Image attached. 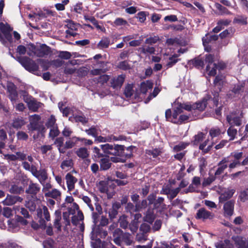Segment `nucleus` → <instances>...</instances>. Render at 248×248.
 <instances>
[{"label":"nucleus","mask_w":248,"mask_h":248,"mask_svg":"<svg viewBox=\"0 0 248 248\" xmlns=\"http://www.w3.org/2000/svg\"><path fill=\"white\" fill-rule=\"evenodd\" d=\"M207 100L204 99L202 102H199L193 104V109L198 110L200 111H203L206 106Z\"/></svg>","instance_id":"obj_35"},{"label":"nucleus","mask_w":248,"mask_h":248,"mask_svg":"<svg viewBox=\"0 0 248 248\" xmlns=\"http://www.w3.org/2000/svg\"><path fill=\"white\" fill-rule=\"evenodd\" d=\"M206 38H202L203 45L205 47V49L207 51L209 52L210 50L206 47V45H207L209 43L211 42L212 41H216L218 39V36L217 35H210L209 37L208 36H206Z\"/></svg>","instance_id":"obj_34"},{"label":"nucleus","mask_w":248,"mask_h":248,"mask_svg":"<svg viewBox=\"0 0 248 248\" xmlns=\"http://www.w3.org/2000/svg\"><path fill=\"white\" fill-rule=\"evenodd\" d=\"M14 209L15 210L16 213H17L18 212L21 213L25 218L29 217V214L28 210L23 208L20 207H15Z\"/></svg>","instance_id":"obj_56"},{"label":"nucleus","mask_w":248,"mask_h":248,"mask_svg":"<svg viewBox=\"0 0 248 248\" xmlns=\"http://www.w3.org/2000/svg\"><path fill=\"white\" fill-rule=\"evenodd\" d=\"M233 22L242 25L247 24V17L245 16H237L233 19Z\"/></svg>","instance_id":"obj_46"},{"label":"nucleus","mask_w":248,"mask_h":248,"mask_svg":"<svg viewBox=\"0 0 248 248\" xmlns=\"http://www.w3.org/2000/svg\"><path fill=\"white\" fill-rule=\"evenodd\" d=\"M61 195V192L56 188L52 189L48 192L45 193V197L50 198L57 201L60 199Z\"/></svg>","instance_id":"obj_19"},{"label":"nucleus","mask_w":248,"mask_h":248,"mask_svg":"<svg viewBox=\"0 0 248 248\" xmlns=\"http://www.w3.org/2000/svg\"><path fill=\"white\" fill-rule=\"evenodd\" d=\"M31 59L27 57H17V61L25 68L28 66V64L31 61Z\"/></svg>","instance_id":"obj_51"},{"label":"nucleus","mask_w":248,"mask_h":248,"mask_svg":"<svg viewBox=\"0 0 248 248\" xmlns=\"http://www.w3.org/2000/svg\"><path fill=\"white\" fill-rule=\"evenodd\" d=\"M224 77L222 75H218L214 79V84L215 86H218V89L220 91L221 87L223 85Z\"/></svg>","instance_id":"obj_42"},{"label":"nucleus","mask_w":248,"mask_h":248,"mask_svg":"<svg viewBox=\"0 0 248 248\" xmlns=\"http://www.w3.org/2000/svg\"><path fill=\"white\" fill-rule=\"evenodd\" d=\"M23 198L18 196L7 194L6 198L2 202L4 205L11 206L17 202H21Z\"/></svg>","instance_id":"obj_11"},{"label":"nucleus","mask_w":248,"mask_h":248,"mask_svg":"<svg viewBox=\"0 0 248 248\" xmlns=\"http://www.w3.org/2000/svg\"><path fill=\"white\" fill-rule=\"evenodd\" d=\"M32 175L38 179L40 183L46 181L48 179V174L46 170L45 169L37 170V168H36Z\"/></svg>","instance_id":"obj_12"},{"label":"nucleus","mask_w":248,"mask_h":248,"mask_svg":"<svg viewBox=\"0 0 248 248\" xmlns=\"http://www.w3.org/2000/svg\"><path fill=\"white\" fill-rule=\"evenodd\" d=\"M80 138L77 137L76 136L69 138L65 142V147L67 148V150L68 149H71L74 147L78 142L80 141Z\"/></svg>","instance_id":"obj_25"},{"label":"nucleus","mask_w":248,"mask_h":248,"mask_svg":"<svg viewBox=\"0 0 248 248\" xmlns=\"http://www.w3.org/2000/svg\"><path fill=\"white\" fill-rule=\"evenodd\" d=\"M155 218V216L154 212L151 210H148L145 214V216L144 217V220L150 224H152Z\"/></svg>","instance_id":"obj_40"},{"label":"nucleus","mask_w":248,"mask_h":248,"mask_svg":"<svg viewBox=\"0 0 248 248\" xmlns=\"http://www.w3.org/2000/svg\"><path fill=\"white\" fill-rule=\"evenodd\" d=\"M85 132L90 136L95 138L99 134L98 130L95 126H92L91 128L85 130Z\"/></svg>","instance_id":"obj_52"},{"label":"nucleus","mask_w":248,"mask_h":248,"mask_svg":"<svg viewBox=\"0 0 248 248\" xmlns=\"http://www.w3.org/2000/svg\"><path fill=\"white\" fill-rule=\"evenodd\" d=\"M65 180L68 190L72 191L75 188V185L77 182V179L70 173H68L65 175Z\"/></svg>","instance_id":"obj_15"},{"label":"nucleus","mask_w":248,"mask_h":248,"mask_svg":"<svg viewBox=\"0 0 248 248\" xmlns=\"http://www.w3.org/2000/svg\"><path fill=\"white\" fill-rule=\"evenodd\" d=\"M37 216L39 218V222L43 225L45 221L44 219L48 221L50 220V214L48 208L43 206L42 208H38L36 209Z\"/></svg>","instance_id":"obj_8"},{"label":"nucleus","mask_w":248,"mask_h":248,"mask_svg":"<svg viewBox=\"0 0 248 248\" xmlns=\"http://www.w3.org/2000/svg\"><path fill=\"white\" fill-rule=\"evenodd\" d=\"M22 165L25 170L30 171L32 174L37 168L34 164H32L31 165L29 162L26 161L23 162Z\"/></svg>","instance_id":"obj_45"},{"label":"nucleus","mask_w":248,"mask_h":248,"mask_svg":"<svg viewBox=\"0 0 248 248\" xmlns=\"http://www.w3.org/2000/svg\"><path fill=\"white\" fill-rule=\"evenodd\" d=\"M25 69L30 72H35L38 70V66L34 61L31 60Z\"/></svg>","instance_id":"obj_53"},{"label":"nucleus","mask_w":248,"mask_h":248,"mask_svg":"<svg viewBox=\"0 0 248 248\" xmlns=\"http://www.w3.org/2000/svg\"><path fill=\"white\" fill-rule=\"evenodd\" d=\"M145 153L148 156H152L153 158H156L160 155L161 151L158 149H154L147 150Z\"/></svg>","instance_id":"obj_55"},{"label":"nucleus","mask_w":248,"mask_h":248,"mask_svg":"<svg viewBox=\"0 0 248 248\" xmlns=\"http://www.w3.org/2000/svg\"><path fill=\"white\" fill-rule=\"evenodd\" d=\"M40 187L37 183H33L31 182L29 184L28 187L26 189V193L27 194L36 195L40 191Z\"/></svg>","instance_id":"obj_17"},{"label":"nucleus","mask_w":248,"mask_h":248,"mask_svg":"<svg viewBox=\"0 0 248 248\" xmlns=\"http://www.w3.org/2000/svg\"><path fill=\"white\" fill-rule=\"evenodd\" d=\"M84 219V216L83 213L78 211L77 215L74 216L72 217L71 222L74 225L77 226L78 224H80V221H82Z\"/></svg>","instance_id":"obj_31"},{"label":"nucleus","mask_w":248,"mask_h":248,"mask_svg":"<svg viewBox=\"0 0 248 248\" xmlns=\"http://www.w3.org/2000/svg\"><path fill=\"white\" fill-rule=\"evenodd\" d=\"M244 87V83H238L235 84L232 89V92L235 94H239L243 90Z\"/></svg>","instance_id":"obj_48"},{"label":"nucleus","mask_w":248,"mask_h":248,"mask_svg":"<svg viewBox=\"0 0 248 248\" xmlns=\"http://www.w3.org/2000/svg\"><path fill=\"white\" fill-rule=\"evenodd\" d=\"M110 45V39L108 37H103L97 44V47L99 49L108 48Z\"/></svg>","instance_id":"obj_36"},{"label":"nucleus","mask_w":248,"mask_h":248,"mask_svg":"<svg viewBox=\"0 0 248 248\" xmlns=\"http://www.w3.org/2000/svg\"><path fill=\"white\" fill-rule=\"evenodd\" d=\"M111 160L109 157H104L100 161V169L102 170H107L111 167Z\"/></svg>","instance_id":"obj_24"},{"label":"nucleus","mask_w":248,"mask_h":248,"mask_svg":"<svg viewBox=\"0 0 248 248\" xmlns=\"http://www.w3.org/2000/svg\"><path fill=\"white\" fill-rule=\"evenodd\" d=\"M55 218L54 222V226L57 228L58 231H61V224L60 221L61 219V214L59 211H56L55 212Z\"/></svg>","instance_id":"obj_30"},{"label":"nucleus","mask_w":248,"mask_h":248,"mask_svg":"<svg viewBox=\"0 0 248 248\" xmlns=\"http://www.w3.org/2000/svg\"><path fill=\"white\" fill-rule=\"evenodd\" d=\"M77 155L80 158L84 159L88 157L89 152L85 147H81L76 151Z\"/></svg>","instance_id":"obj_37"},{"label":"nucleus","mask_w":248,"mask_h":248,"mask_svg":"<svg viewBox=\"0 0 248 248\" xmlns=\"http://www.w3.org/2000/svg\"><path fill=\"white\" fill-rule=\"evenodd\" d=\"M24 100L27 103L29 109L34 112L37 111L42 105V103L37 101L31 96H24Z\"/></svg>","instance_id":"obj_10"},{"label":"nucleus","mask_w":248,"mask_h":248,"mask_svg":"<svg viewBox=\"0 0 248 248\" xmlns=\"http://www.w3.org/2000/svg\"><path fill=\"white\" fill-rule=\"evenodd\" d=\"M113 23L115 26H125L129 25L128 22L125 19L121 17L116 18Z\"/></svg>","instance_id":"obj_47"},{"label":"nucleus","mask_w":248,"mask_h":248,"mask_svg":"<svg viewBox=\"0 0 248 248\" xmlns=\"http://www.w3.org/2000/svg\"><path fill=\"white\" fill-rule=\"evenodd\" d=\"M114 242L118 246H121L122 242H124L127 246L131 245L133 240L129 233H124L119 228L116 229L113 232Z\"/></svg>","instance_id":"obj_2"},{"label":"nucleus","mask_w":248,"mask_h":248,"mask_svg":"<svg viewBox=\"0 0 248 248\" xmlns=\"http://www.w3.org/2000/svg\"><path fill=\"white\" fill-rule=\"evenodd\" d=\"M63 142L64 139L62 137L57 138L54 142L59 152L61 154H64L67 150V148L65 147V143L64 144Z\"/></svg>","instance_id":"obj_20"},{"label":"nucleus","mask_w":248,"mask_h":248,"mask_svg":"<svg viewBox=\"0 0 248 248\" xmlns=\"http://www.w3.org/2000/svg\"><path fill=\"white\" fill-rule=\"evenodd\" d=\"M229 162L228 157L224 158L221 160L218 164V168L215 172V175L216 176L221 174L224 170L227 168V163Z\"/></svg>","instance_id":"obj_16"},{"label":"nucleus","mask_w":248,"mask_h":248,"mask_svg":"<svg viewBox=\"0 0 248 248\" xmlns=\"http://www.w3.org/2000/svg\"><path fill=\"white\" fill-rule=\"evenodd\" d=\"M30 50L31 52H28L29 56L34 55L38 57H43L46 55H48L51 53L50 48L45 44H42L39 47L31 45Z\"/></svg>","instance_id":"obj_3"},{"label":"nucleus","mask_w":248,"mask_h":248,"mask_svg":"<svg viewBox=\"0 0 248 248\" xmlns=\"http://www.w3.org/2000/svg\"><path fill=\"white\" fill-rule=\"evenodd\" d=\"M133 84H128L125 87L124 93L127 98L131 97L134 93Z\"/></svg>","instance_id":"obj_50"},{"label":"nucleus","mask_w":248,"mask_h":248,"mask_svg":"<svg viewBox=\"0 0 248 248\" xmlns=\"http://www.w3.org/2000/svg\"><path fill=\"white\" fill-rule=\"evenodd\" d=\"M56 120L53 115H51L50 117L47 119L46 125L48 128H51L56 126Z\"/></svg>","instance_id":"obj_61"},{"label":"nucleus","mask_w":248,"mask_h":248,"mask_svg":"<svg viewBox=\"0 0 248 248\" xmlns=\"http://www.w3.org/2000/svg\"><path fill=\"white\" fill-rule=\"evenodd\" d=\"M16 136L18 140H27L29 136L25 132L20 131L17 132Z\"/></svg>","instance_id":"obj_64"},{"label":"nucleus","mask_w":248,"mask_h":248,"mask_svg":"<svg viewBox=\"0 0 248 248\" xmlns=\"http://www.w3.org/2000/svg\"><path fill=\"white\" fill-rule=\"evenodd\" d=\"M59 131L57 126L50 128L49 133V136L51 139H53L54 138L58 136L59 134Z\"/></svg>","instance_id":"obj_63"},{"label":"nucleus","mask_w":248,"mask_h":248,"mask_svg":"<svg viewBox=\"0 0 248 248\" xmlns=\"http://www.w3.org/2000/svg\"><path fill=\"white\" fill-rule=\"evenodd\" d=\"M153 83L149 81L142 82L140 84V90L141 93L145 94L149 90H151L153 88Z\"/></svg>","instance_id":"obj_29"},{"label":"nucleus","mask_w":248,"mask_h":248,"mask_svg":"<svg viewBox=\"0 0 248 248\" xmlns=\"http://www.w3.org/2000/svg\"><path fill=\"white\" fill-rule=\"evenodd\" d=\"M234 208V202L232 201H230L226 202L223 207L224 213L225 215L228 216H231L233 212Z\"/></svg>","instance_id":"obj_22"},{"label":"nucleus","mask_w":248,"mask_h":248,"mask_svg":"<svg viewBox=\"0 0 248 248\" xmlns=\"http://www.w3.org/2000/svg\"><path fill=\"white\" fill-rule=\"evenodd\" d=\"M97 65H98L99 68L91 70L90 71L91 75L97 76L107 72V69L105 67L107 65L104 62H97Z\"/></svg>","instance_id":"obj_14"},{"label":"nucleus","mask_w":248,"mask_h":248,"mask_svg":"<svg viewBox=\"0 0 248 248\" xmlns=\"http://www.w3.org/2000/svg\"><path fill=\"white\" fill-rule=\"evenodd\" d=\"M214 60V55L208 54L205 55V62L207 65L206 67V70L208 72V75L210 76H215L217 72H216L215 68L217 67V64L213 63Z\"/></svg>","instance_id":"obj_5"},{"label":"nucleus","mask_w":248,"mask_h":248,"mask_svg":"<svg viewBox=\"0 0 248 248\" xmlns=\"http://www.w3.org/2000/svg\"><path fill=\"white\" fill-rule=\"evenodd\" d=\"M125 76L120 75L117 77L113 78L110 81L111 86L113 89H119L121 87L124 81Z\"/></svg>","instance_id":"obj_13"},{"label":"nucleus","mask_w":248,"mask_h":248,"mask_svg":"<svg viewBox=\"0 0 248 248\" xmlns=\"http://www.w3.org/2000/svg\"><path fill=\"white\" fill-rule=\"evenodd\" d=\"M188 63L189 65L192 64L193 66L197 68H199L200 67L202 68L204 65V61L199 58H195L189 61Z\"/></svg>","instance_id":"obj_33"},{"label":"nucleus","mask_w":248,"mask_h":248,"mask_svg":"<svg viewBox=\"0 0 248 248\" xmlns=\"http://www.w3.org/2000/svg\"><path fill=\"white\" fill-rule=\"evenodd\" d=\"M216 8L219 11L220 14L221 15H231L232 13L230 12L226 7L223 6L220 4H216Z\"/></svg>","instance_id":"obj_58"},{"label":"nucleus","mask_w":248,"mask_h":248,"mask_svg":"<svg viewBox=\"0 0 248 248\" xmlns=\"http://www.w3.org/2000/svg\"><path fill=\"white\" fill-rule=\"evenodd\" d=\"M179 56V55L175 54L170 57L169 59V61L167 64V66L170 68L175 65L179 61H180V59L177 58Z\"/></svg>","instance_id":"obj_43"},{"label":"nucleus","mask_w":248,"mask_h":248,"mask_svg":"<svg viewBox=\"0 0 248 248\" xmlns=\"http://www.w3.org/2000/svg\"><path fill=\"white\" fill-rule=\"evenodd\" d=\"M119 222L120 223V226L122 228L125 229L127 228L128 222L127 220V217L125 216H122L120 217L119 219Z\"/></svg>","instance_id":"obj_54"},{"label":"nucleus","mask_w":248,"mask_h":248,"mask_svg":"<svg viewBox=\"0 0 248 248\" xmlns=\"http://www.w3.org/2000/svg\"><path fill=\"white\" fill-rule=\"evenodd\" d=\"M136 149V147L134 146H130L125 148V150L126 152H125V151H124V155H123V158L125 159V161L126 158H131L133 156V151Z\"/></svg>","instance_id":"obj_39"},{"label":"nucleus","mask_w":248,"mask_h":248,"mask_svg":"<svg viewBox=\"0 0 248 248\" xmlns=\"http://www.w3.org/2000/svg\"><path fill=\"white\" fill-rule=\"evenodd\" d=\"M73 164L72 159H66L62 162L61 164V168L63 170L67 171L69 170L72 168Z\"/></svg>","instance_id":"obj_32"},{"label":"nucleus","mask_w":248,"mask_h":248,"mask_svg":"<svg viewBox=\"0 0 248 248\" xmlns=\"http://www.w3.org/2000/svg\"><path fill=\"white\" fill-rule=\"evenodd\" d=\"M12 31V29L9 25L0 23V41L6 47H10L13 43Z\"/></svg>","instance_id":"obj_1"},{"label":"nucleus","mask_w":248,"mask_h":248,"mask_svg":"<svg viewBox=\"0 0 248 248\" xmlns=\"http://www.w3.org/2000/svg\"><path fill=\"white\" fill-rule=\"evenodd\" d=\"M7 91L8 93V97L13 105H15L18 99V95L16 90V87L12 82H8L7 84Z\"/></svg>","instance_id":"obj_7"},{"label":"nucleus","mask_w":248,"mask_h":248,"mask_svg":"<svg viewBox=\"0 0 248 248\" xmlns=\"http://www.w3.org/2000/svg\"><path fill=\"white\" fill-rule=\"evenodd\" d=\"M95 140L99 142H106V141H111L112 140L113 141H117V140H121L123 138L122 136H119V137H117L114 135H110L108 136V137H104L101 136H97L96 137H95Z\"/></svg>","instance_id":"obj_21"},{"label":"nucleus","mask_w":248,"mask_h":248,"mask_svg":"<svg viewBox=\"0 0 248 248\" xmlns=\"http://www.w3.org/2000/svg\"><path fill=\"white\" fill-rule=\"evenodd\" d=\"M26 124L25 120L22 117H17L13 121L12 126L16 129H19Z\"/></svg>","instance_id":"obj_28"},{"label":"nucleus","mask_w":248,"mask_h":248,"mask_svg":"<svg viewBox=\"0 0 248 248\" xmlns=\"http://www.w3.org/2000/svg\"><path fill=\"white\" fill-rule=\"evenodd\" d=\"M125 147L124 145L116 144V148L114 156L110 157L111 162L114 163L125 162V159L123 158L124 151Z\"/></svg>","instance_id":"obj_6"},{"label":"nucleus","mask_w":248,"mask_h":248,"mask_svg":"<svg viewBox=\"0 0 248 248\" xmlns=\"http://www.w3.org/2000/svg\"><path fill=\"white\" fill-rule=\"evenodd\" d=\"M140 52L146 54L149 53L150 54H154L155 52V48L153 46H144L140 48Z\"/></svg>","instance_id":"obj_60"},{"label":"nucleus","mask_w":248,"mask_h":248,"mask_svg":"<svg viewBox=\"0 0 248 248\" xmlns=\"http://www.w3.org/2000/svg\"><path fill=\"white\" fill-rule=\"evenodd\" d=\"M189 143L186 142H180L178 144L175 145L173 148V151L174 152H179L184 150L188 145Z\"/></svg>","instance_id":"obj_41"},{"label":"nucleus","mask_w":248,"mask_h":248,"mask_svg":"<svg viewBox=\"0 0 248 248\" xmlns=\"http://www.w3.org/2000/svg\"><path fill=\"white\" fill-rule=\"evenodd\" d=\"M101 148L104 154L107 155H114L116 148V144H109L108 143L100 145Z\"/></svg>","instance_id":"obj_18"},{"label":"nucleus","mask_w":248,"mask_h":248,"mask_svg":"<svg viewBox=\"0 0 248 248\" xmlns=\"http://www.w3.org/2000/svg\"><path fill=\"white\" fill-rule=\"evenodd\" d=\"M209 140H206L204 142L201 143L199 146V149L202 151L203 154L208 153L212 149L214 143L212 142L210 144L208 145Z\"/></svg>","instance_id":"obj_27"},{"label":"nucleus","mask_w":248,"mask_h":248,"mask_svg":"<svg viewBox=\"0 0 248 248\" xmlns=\"http://www.w3.org/2000/svg\"><path fill=\"white\" fill-rule=\"evenodd\" d=\"M227 135L230 137L229 141H231L235 139L237 134V130L233 127L230 126L227 131Z\"/></svg>","instance_id":"obj_44"},{"label":"nucleus","mask_w":248,"mask_h":248,"mask_svg":"<svg viewBox=\"0 0 248 248\" xmlns=\"http://www.w3.org/2000/svg\"><path fill=\"white\" fill-rule=\"evenodd\" d=\"M214 217L213 213L207 210L204 208H201L198 210L195 216L197 219H201L203 221L207 219H212Z\"/></svg>","instance_id":"obj_9"},{"label":"nucleus","mask_w":248,"mask_h":248,"mask_svg":"<svg viewBox=\"0 0 248 248\" xmlns=\"http://www.w3.org/2000/svg\"><path fill=\"white\" fill-rule=\"evenodd\" d=\"M227 122L231 125V126H239L241 125L242 121L239 117H234L232 118L231 115H227L226 117Z\"/></svg>","instance_id":"obj_23"},{"label":"nucleus","mask_w":248,"mask_h":248,"mask_svg":"<svg viewBox=\"0 0 248 248\" xmlns=\"http://www.w3.org/2000/svg\"><path fill=\"white\" fill-rule=\"evenodd\" d=\"M43 186L42 188V192L45 194V193H47L52 188V185L50 183V181L49 180L48 181H44L41 183H40Z\"/></svg>","instance_id":"obj_49"},{"label":"nucleus","mask_w":248,"mask_h":248,"mask_svg":"<svg viewBox=\"0 0 248 248\" xmlns=\"http://www.w3.org/2000/svg\"><path fill=\"white\" fill-rule=\"evenodd\" d=\"M41 117L39 115L34 114L30 117V124L28 125V129L31 131L38 130L40 131L42 134L46 132L45 127L44 126H41L39 124V121Z\"/></svg>","instance_id":"obj_4"},{"label":"nucleus","mask_w":248,"mask_h":248,"mask_svg":"<svg viewBox=\"0 0 248 248\" xmlns=\"http://www.w3.org/2000/svg\"><path fill=\"white\" fill-rule=\"evenodd\" d=\"M225 132V130L223 131V132H221V129L218 127H214L211 128L210 129L209 131V134L213 139L214 138L218 136L221 134H224Z\"/></svg>","instance_id":"obj_38"},{"label":"nucleus","mask_w":248,"mask_h":248,"mask_svg":"<svg viewBox=\"0 0 248 248\" xmlns=\"http://www.w3.org/2000/svg\"><path fill=\"white\" fill-rule=\"evenodd\" d=\"M216 179V176L213 175H209L207 178H204L202 183V186L205 187L210 185Z\"/></svg>","instance_id":"obj_57"},{"label":"nucleus","mask_w":248,"mask_h":248,"mask_svg":"<svg viewBox=\"0 0 248 248\" xmlns=\"http://www.w3.org/2000/svg\"><path fill=\"white\" fill-rule=\"evenodd\" d=\"M235 190L233 189H227L219 196V201L223 202L230 199L233 195Z\"/></svg>","instance_id":"obj_26"},{"label":"nucleus","mask_w":248,"mask_h":248,"mask_svg":"<svg viewBox=\"0 0 248 248\" xmlns=\"http://www.w3.org/2000/svg\"><path fill=\"white\" fill-rule=\"evenodd\" d=\"M205 134L202 132H199L194 136L193 143L195 145H198L205 138Z\"/></svg>","instance_id":"obj_59"},{"label":"nucleus","mask_w":248,"mask_h":248,"mask_svg":"<svg viewBox=\"0 0 248 248\" xmlns=\"http://www.w3.org/2000/svg\"><path fill=\"white\" fill-rule=\"evenodd\" d=\"M207 165V162L205 158L202 157L199 159V168L201 173L204 170Z\"/></svg>","instance_id":"obj_62"}]
</instances>
